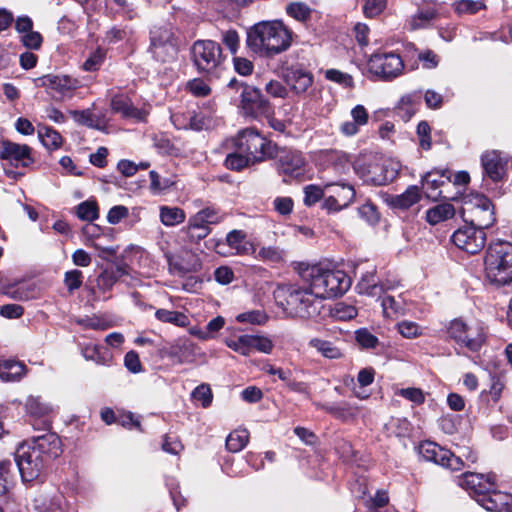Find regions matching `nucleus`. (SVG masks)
<instances>
[{
	"mask_svg": "<svg viewBox=\"0 0 512 512\" xmlns=\"http://www.w3.org/2000/svg\"><path fill=\"white\" fill-rule=\"evenodd\" d=\"M275 302L286 317L311 319L319 315L322 301L311 283L279 284L273 292Z\"/></svg>",
	"mask_w": 512,
	"mask_h": 512,
	"instance_id": "f257e3e1",
	"label": "nucleus"
},
{
	"mask_svg": "<svg viewBox=\"0 0 512 512\" xmlns=\"http://www.w3.org/2000/svg\"><path fill=\"white\" fill-rule=\"evenodd\" d=\"M292 32L282 21H261L247 31V47L261 57H274L289 49Z\"/></svg>",
	"mask_w": 512,
	"mask_h": 512,
	"instance_id": "f03ea898",
	"label": "nucleus"
},
{
	"mask_svg": "<svg viewBox=\"0 0 512 512\" xmlns=\"http://www.w3.org/2000/svg\"><path fill=\"white\" fill-rule=\"evenodd\" d=\"M299 276L311 283L322 300L343 295L351 286L350 277L342 270L329 269L321 264H301Z\"/></svg>",
	"mask_w": 512,
	"mask_h": 512,
	"instance_id": "7ed1b4c3",
	"label": "nucleus"
},
{
	"mask_svg": "<svg viewBox=\"0 0 512 512\" xmlns=\"http://www.w3.org/2000/svg\"><path fill=\"white\" fill-rule=\"evenodd\" d=\"M485 272L488 280L496 285L512 281V244L498 241L488 246L485 256Z\"/></svg>",
	"mask_w": 512,
	"mask_h": 512,
	"instance_id": "20e7f679",
	"label": "nucleus"
},
{
	"mask_svg": "<svg viewBox=\"0 0 512 512\" xmlns=\"http://www.w3.org/2000/svg\"><path fill=\"white\" fill-rule=\"evenodd\" d=\"M191 58L197 71L209 79L219 78L223 71L222 49L212 40H197L191 47Z\"/></svg>",
	"mask_w": 512,
	"mask_h": 512,
	"instance_id": "39448f33",
	"label": "nucleus"
},
{
	"mask_svg": "<svg viewBox=\"0 0 512 512\" xmlns=\"http://www.w3.org/2000/svg\"><path fill=\"white\" fill-rule=\"evenodd\" d=\"M237 150L244 152L253 162H261L277 155V146L254 128H246L231 139Z\"/></svg>",
	"mask_w": 512,
	"mask_h": 512,
	"instance_id": "423d86ee",
	"label": "nucleus"
},
{
	"mask_svg": "<svg viewBox=\"0 0 512 512\" xmlns=\"http://www.w3.org/2000/svg\"><path fill=\"white\" fill-rule=\"evenodd\" d=\"M353 168L355 173L367 184L381 186L393 181L398 170L388 165L387 161L375 155L358 157Z\"/></svg>",
	"mask_w": 512,
	"mask_h": 512,
	"instance_id": "0eeeda50",
	"label": "nucleus"
},
{
	"mask_svg": "<svg viewBox=\"0 0 512 512\" xmlns=\"http://www.w3.org/2000/svg\"><path fill=\"white\" fill-rule=\"evenodd\" d=\"M448 335L457 345L471 352H479L486 342V331L479 321L454 319L448 327Z\"/></svg>",
	"mask_w": 512,
	"mask_h": 512,
	"instance_id": "6e6552de",
	"label": "nucleus"
},
{
	"mask_svg": "<svg viewBox=\"0 0 512 512\" xmlns=\"http://www.w3.org/2000/svg\"><path fill=\"white\" fill-rule=\"evenodd\" d=\"M227 88L240 93V107L245 115L256 118L270 112V103L258 88L236 78L229 80Z\"/></svg>",
	"mask_w": 512,
	"mask_h": 512,
	"instance_id": "1a4fd4ad",
	"label": "nucleus"
},
{
	"mask_svg": "<svg viewBox=\"0 0 512 512\" xmlns=\"http://www.w3.org/2000/svg\"><path fill=\"white\" fill-rule=\"evenodd\" d=\"M15 461L23 481L30 482L37 479L45 466L46 460L38 450L29 442L20 444L15 452Z\"/></svg>",
	"mask_w": 512,
	"mask_h": 512,
	"instance_id": "9d476101",
	"label": "nucleus"
},
{
	"mask_svg": "<svg viewBox=\"0 0 512 512\" xmlns=\"http://www.w3.org/2000/svg\"><path fill=\"white\" fill-rule=\"evenodd\" d=\"M463 217L469 216L470 224L482 230L489 228L495 222L492 202L482 194L471 195L464 202Z\"/></svg>",
	"mask_w": 512,
	"mask_h": 512,
	"instance_id": "9b49d317",
	"label": "nucleus"
},
{
	"mask_svg": "<svg viewBox=\"0 0 512 512\" xmlns=\"http://www.w3.org/2000/svg\"><path fill=\"white\" fill-rule=\"evenodd\" d=\"M149 51L158 62L173 61L178 54V48L172 29L169 27L154 28L150 33Z\"/></svg>",
	"mask_w": 512,
	"mask_h": 512,
	"instance_id": "f8f14e48",
	"label": "nucleus"
},
{
	"mask_svg": "<svg viewBox=\"0 0 512 512\" xmlns=\"http://www.w3.org/2000/svg\"><path fill=\"white\" fill-rule=\"evenodd\" d=\"M367 67L374 76L389 81L402 74L404 63L400 55L394 52H383L372 54Z\"/></svg>",
	"mask_w": 512,
	"mask_h": 512,
	"instance_id": "ddd939ff",
	"label": "nucleus"
},
{
	"mask_svg": "<svg viewBox=\"0 0 512 512\" xmlns=\"http://www.w3.org/2000/svg\"><path fill=\"white\" fill-rule=\"evenodd\" d=\"M417 450L419 456L425 461L434 462L452 471H459L465 466L460 456H456L450 450L439 446L435 442L423 441L419 444Z\"/></svg>",
	"mask_w": 512,
	"mask_h": 512,
	"instance_id": "4468645a",
	"label": "nucleus"
},
{
	"mask_svg": "<svg viewBox=\"0 0 512 512\" xmlns=\"http://www.w3.org/2000/svg\"><path fill=\"white\" fill-rule=\"evenodd\" d=\"M451 239L455 246L469 254L479 253L487 240L484 230L467 223L458 228Z\"/></svg>",
	"mask_w": 512,
	"mask_h": 512,
	"instance_id": "2eb2a0df",
	"label": "nucleus"
},
{
	"mask_svg": "<svg viewBox=\"0 0 512 512\" xmlns=\"http://www.w3.org/2000/svg\"><path fill=\"white\" fill-rule=\"evenodd\" d=\"M509 159V155L500 150H489L484 152L481 156V165L483 167L484 174L493 182L501 181L506 174Z\"/></svg>",
	"mask_w": 512,
	"mask_h": 512,
	"instance_id": "dca6fc26",
	"label": "nucleus"
},
{
	"mask_svg": "<svg viewBox=\"0 0 512 512\" xmlns=\"http://www.w3.org/2000/svg\"><path fill=\"white\" fill-rule=\"evenodd\" d=\"M31 151V147L26 144H18L7 140L1 143L0 158L15 168H25L34 162Z\"/></svg>",
	"mask_w": 512,
	"mask_h": 512,
	"instance_id": "f3484780",
	"label": "nucleus"
},
{
	"mask_svg": "<svg viewBox=\"0 0 512 512\" xmlns=\"http://www.w3.org/2000/svg\"><path fill=\"white\" fill-rule=\"evenodd\" d=\"M458 484L476 499L483 492L496 486V475L466 472L458 478Z\"/></svg>",
	"mask_w": 512,
	"mask_h": 512,
	"instance_id": "a211bd4d",
	"label": "nucleus"
},
{
	"mask_svg": "<svg viewBox=\"0 0 512 512\" xmlns=\"http://www.w3.org/2000/svg\"><path fill=\"white\" fill-rule=\"evenodd\" d=\"M110 108L113 113L120 114L125 119H133L138 122H145L149 115L148 106L137 108L132 100L124 94H115L110 101Z\"/></svg>",
	"mask_w": 512,
	"mask_h": 512,
	"instance_id": "6ab92c4d",
	"label": "nucleus"
},
{
	"mask_svg": "<svg viewBox=\"0 0 512 512\" xmlns=\"http://www.w3.org/2000/svg\"><path fill=\"white\" fill-rule=\"evenodd\" d=\"M476 501L487 511L512 512V494L497 491L494 487L480 494Z\"/></svg>",
	"mask_w": 512,
	"mask_h": 512,
	"instance_id": "aec40b11",
	"label": "nucleus"
},
{
	"mask_svg": "<svg viewBox=\"0 0 512 512\" xmlns=\"http://www.w3.org/2000/svg\"><path fill=\"white\" fill-rule=\"evenodd\" d=\"M168 357L179 364L193 363L201 355L198 346L187 338H179L174 341L166 351Z\"/></svg>",
	"mask_w": 512,
	"mask_h": 512,
	"instance_id": "412c9836",
	"label": "nucleus"
},
{
	"mask_svg": "<svg viewBox=\"0 0 512 512\" xmlns=\"http://www.w3.org/2000/svg\"><path fill=\"white\" fill-rule=\"evenodd\" d=\"M379 300L385 318L395 320L405 316L409 311L407 299L403 293H399L398 295L385 293L380 296Z\"/></svg>",
	"mask_w": 512,
	"mask_h": 512,
	"instance_id": "4be33fe9",
	"label": "nucleus"
},
{
	"mask_svg": "<svg viewBox=\"0 0 512 512\" xmlns=\"http://www.w3.org/2000/svg\"><path fill=\"white\" fill-rule=\"evenodd\" d=\"M305 161L298 151L283 150L278 155L277 169L279 173L297 177L303 173Z\"/></svg>",
	"mask_w": 512,
	"mask_h": 512,
	"instance_id": "5701e85b",
	"label": "nucleus"
},
{
	"mask_svg": "<svg viewBox=\"0 0 512 512\" xmlns=\"http://www.w3.org/2000/svg\"><path fill=\"white\" fill-rule=\"evenodd\" d=\"M28 442L30 445H33L35 450L39 451L47 463L50 459L57 458L62 452L60 438L55 433L37 436Z\"/></svg>",
	"mask_w": 512,
	"mask_h": 512,
	"instance_id": "b1692460",
	"label": "nucleus"
},
{
	"mask_svg": "<svg viewBox=\"0 0 512 512\" xmlns=\"http://www.w3.org/2000/svg\"><path fill=\"white\" fill-rule=\"evenodd\" d=\"M40 85L61 96H68L80 86V82L67 75H45L39 79Z\"/></svg>",
	"mask_w": 512,
	"mask_h": 512,
	"instance_id": "393cba45",
	"label": "nucleus"
},
{
	"mask_svg": "<svg viewBox=\"0 0 512 512\" xmlns=\"http://www.w3.org/2000/svg\"><path fill=\"white\" fill-rule=\"evenodd\" d=\"M283 79L290 90L296 95L304 94L313 84L312 74L300 68L286 69Z\"/></svg>",
	"mask_w": 512,
	"mask_h": 512,
	"instance_id": "a878e982",
	"label": "nucleus"
},
{
	"mask_svg": "<svg viewBox=\"0 0 512 512\" xmlns=\"http://www.w3.org/2000/svg\"><path fill=\"white\" fill-rule=\"evenodd\" d=\"M439 9L437 4L433 1L426 2L424 6L420 7L415 15L409 21L411 30H418L427 28L430 22L439 17Z\"/></svg>",
	"mask_w": 512,
	"mask_h": 512,
	"instance_id": "bb28decb",
	"label": "nucleus"
},
{
	"mask_svg": "<svg viewBox=\"0 0 512 512\" xmlns=\"http://www.w3.org/2000/svg\"><path fill=\"white\" fill-rule=\"evenodd\" d=\"M226 243L237 255H252L256 253L254 244L246 239L243 230H232L226 236Z\"/></svg>",
	"mask_w": 512,
	"mask_h": 512,
	"instance_id": "cd10ccee",
	"label": "nucleus"
},
{
	"mask_svg": "<svg viewBox=\"0 0 512 512\" xmlns=\"http://www.w3.org/2000/svg\"><path fill=\"white\" fill-rule=\"evenodd\" d=\"M352 121L341 124L340 131L345 136H354L359 132L360 127L368 123L369 114L363 105H356L351 110Z\"/></svg>",
	"mask_w": 512,
	"mask_h": 512,
	"instance_id": "c85d7f7f",
	"label": "nucleus"
},
{
	"mask_svg": "<svg viewBox=\"0 0 512 512\" xmlns=\"http://www.w3.org/2000/svg\"><path fill=\"white\" fill-rule=\"evenodd\" d=\"M70 114L72 118L80 125L99 131H106L107 120L104 115H95L91 109L73 110L70 112Z\"/></svg>",
	"mask_w": 512,
	"mask_h": 512,
	"instance_id": "c756f323",
	"label": "nucleus"
},
{
	"mask_svg": "<svg viewBox=\"0 0 512 512\" xmlns=\"http://www.w3.org/2000/svg\"><path fill=\"white\" fill-rule=\"evenodd\" d=\"M446 180H450V172L443 171L439 172H428L422 178L423 189L428 198L436 199L441 195V192L438 189L445 183Z\"/></svg>",
	"mask_w": 512,
	"mask_h": 512,
	"instance_id": "7c9ffc66",
	"label": "nucleus"
},
{
	"mask_svg": "<svg viewBox=\"0 0 512 512\" xmlns=\"http://www.w3.org/2000/svg\"><path fill=\"white\" fill-rule=\"evenodd\" d=\"M421 98L420 92H412L402 96L396 108L398 116L403 121H409L418 111Z\"/></svg>",
	"mask_w": 512,
	"mask_h": 512,
	"instance_id": "2f4dec72",
	"label": "nucleus"
},
{
	"mask_svg": "<svg viewBox=\"0 0 512 512\" xmlns=\"http://www.w3.org/2000/svg\"><path fill=\"white\" fill-rule=\"evenodd\" d=\"M419 188L415 185L409 186L402 194L389 195L386 198V202L392 208L396 209H408L420 200Z\"/></svg>",
	"mask_w": 512,
	"mask_h": 512,
	"instance_id": "473e14b6",
	"label": "nucleus"
},
{
	"mask_svg": "<svg viewBox=\"0 0 512 512\" xmlns=\"http://www.w3.org/2000/svg\"><path fill=\"white\" fill-rule=\"evenodd\" d=\"M180 116L177 114H174L171 116V120L174 123V125L179 129H191L194 131H201L204 129H207L211 125V118L210 116L202 113V112H191L189 113V121L187 124H181L179 123Z\"/></svg>",
	"mask_w": 512,
	"mask_h": 512,
	"instance_id": "72a5a7b5",
	"label": "nucleus"
},
{
	"mask_svg": "<svg viewBox=\"0 0 512 512\" xmlns=\"http://www.w3.org/2000/svg\"><path fill=\"white\" fill-rule=\"evenodd\" d=\"M26 373V366L17 360L5 359L0 361V378L6 382L20 380Z\"/></svg>",
	"mask_w": 512,
	"mask_h": 512,
	"instance_id": "f704fd0d",
	"label": "nucleus"
},
{
	"mask_svg": "<svg viewBox=\"0 0 512 512\" xmlns=\"http://www.w3.org/2000/svg\"><path fill=\"white\" fill-rule=\"evenodd\" d=\"M455 215V208L450 203H440L426 211V221L430 225H437L446 220L453 218Z\"/></svg>",
	"mask_w": 512,
	"mask_h": 512,
	"instance_id": "c9c22d12",
	"label": "nucleus"
},
{
	"mask_svg": "<svg viewBox=\"0 0 512 512\" xmlns=\"http://www.w3.org/2000/svg\"><path fill=\"white\" fill-rule=\"evenodd\" d=\"M325 189L329 190L331 195L338 200L343 208L348 207L355 198L353 186L345 183H328Z\"/></svg>",
	"mask_w": 512,
	"mask_h": 512,
	"instance_id": "e433bc0d",
	"label": "nucleus"
},
{
	"mask_svg": "<svg viewBox=\"0 0 512 512\" xmlns=\"http://www.w3.org/2000/svg\"><path fill=\"white\" fill-rule=\"evenodd\" d=\"M82 356L88 360L100 365L108 364L111 360V354L103 347L96 344H87L81 349Z\"/></svg>",
	"mask_w": 512,
	"mask_h": 512,
	"instance_id": "4c0bfd02",
	"label": "nucleus"
},
{
	"mask_svg": "<svg viewBox=\"0 0 512 512\" xmlns=\"http://www.w3.org/2000/svg\"><path fill=\"white\" fill-rule=\"evenodd\" d=\"M160 221L164 226L172 227L185 221L186 214L179 207L161 206Z\"/></svg>",
	"mask_w": 512,
	"mask_h": 512,
	"instance_id": "58836bf2",
	"label": "nucleus"
},
{
	"mask_svg": "<svg viewBox=\"0 0 512 512\" xmlns=\"http://www.w3.org/2000/svg\"><path fill=\"white\" fill-rule=\"evenodd\" d=\"M25 408L29 415L38 418L44 417L52 411V407L40 396H29L26 399Z\"/></svg>",
	"mask_w": 512,
	"mask_h": 512,
	"instance_id": "ea45409f",
	"label": "nucleus"
},
{
	"mask_svg": "<svg viewBox=\"0 0 512 512\" xmlns=\"http://www.w3.org/2000/svg\"><path fill=\"white\" fill-rule=\"evenodd\" d=\"M309 345L325 358L338 359L342 356L341 350L330 341L313 338L309 341Z\"/></svg>",
	"mask_w": 512,
	"mask_h": 512,
	"instance_id": "a19ab883",
	"label": "nucleus"
},
{
	"mask_svg": "<svg viewBox=\"0 0 512 512\" xmlns=\"http://www.w3.org/2000/svg\"><path fill=\"white\" fill-rule=\"evenodd\" d=\"M155 317L163 323H171L179 327H185L189 324V318L179 311L158 309L155 312Z\"/></svg>",
	"mask_w": 512,
	"mask_h": 512,
	"instance_id": "79ce46f5",
	"label": "nucleus"
},
{
	"mask_svg": "<svg viewBox=\"0 0 512 512\" xmlns=\"http://www.w3.org/2000/svg\"><path fill=\"white\" fill-rule=\"evenodd\" d=\"M249 441V432L246 429H236L232 431L226 439V447L230 452L241 451Z\"/></svg>",
	"mask_w": 512,
	"mask_h": 512,
	"instance_id": "37998d69",
	"label": "nucleus"
},
{
	"mask_svg": "<svg viewBox=\"0 0 512 512\" xmlns=\"http://www.w3.org/2000/svg\"><path fill=\"white\" fill-rule=\"evenodd\" d=\"M38 136L42 144L50 150L59 148L62 144L61 135L50 127H40L38 130Z\"/></svg>",
	"mask_w": 512,
	"mask_h": 512,
	"instance_id": "c03bdc74",
	"label": "nucleus"
},
{
	"mask_svg": "<svg viewBox=\"0 0 512 512\" xmlns=\"http://www.w3.org/2000/svg\"><path fill=\"white\" fill-rule=\"evenodd\" d=\"M375 269L371 271H367L362 275L360 281L358 282L356 289L360 294H365L368 296H377L378 295V282L375 281Z\"/></svg>",
	"mask_w": 512,
	"mask_h": 512,
	"instance_id": "a18cd8bd",
	"label": "nucleus"
},
{
	"mask_svg": "<svg viewBox=\"0 0 512 512\" xmlns=\"http://www.w3.org/2000/svg\"><path fill=\"white\" fill-rule=\"evenodd\" d=\"M122 275V269L117 268L116 271H103L96 280V287L102 293H106L110 291L114 284L118 281L119 277Z\"/></svg>",
	"mask_w": 512,
	"mask_h": 512,
	"instance_id": "49530a36",
	"label": "nucleus"
},
{
	"mask_svg": "<svg viewBox=\"0 0 512 512\" xmlns=\"http://www.w3.org/2000/svg\"><path fill=\"white\" fill-rule=\"evenodd\" d=\"M386 426L390 434L398 438L408 437L412 431V425L406 418L392 419Z\"/></svg>",
	"mask_w": 512,
	"mask_h": 512,
	"instance_id": "de8ad7c7",
	"label": "nucleus"
},
{
	"mask_svg": "<svg viewBox=\"0 0 512 512\" xmlns=\"http://www.w3.org/2000/svg\"><path fill=\"white\" fill-rule=\"evenodd\" d=\"M286 12L295 20L305 22L310 19L312 10L303 2H292L287 5Z\"/></svg>",
	"mask_w": 512,
	"mask_h": 512,
	"instance_id": "09e8293b",
	"label": "nucleus"
},
{
	"mask_svg": "<svg viewBox=\"0 0 512 512\" xmlns=\"http://www.w3.org/2000/svg\"><path fill=\"white\" fill-rule=\"evenodd\" d=\"M225 344L230 349L243 356H249L251 354L248 334L240 335L234 338H228L225 340Z\"/></svg>",
	"mask_w": 512,
	"mask_h": 512,
	"instance_id": "8fccbe9b",
	"label": "nucleus"
},
{
	"mask_svg": "<svg viewBox=\"0 0 512 512\" xmlns=\"http://www.w3.org/2000/svg\"><path fill=\"white\" fill-rule=\"evenodd\" d=\"M255 258L263 262L279 263L283 260V251L276 246L261 247Z\"/></svg>",
	"mask_w": 512,
	"mask_h": 512,
	"instance_id": "3c124183",
	"label": "nucleus"
},
{
	"mask_svg": "<svg viewBox=\"0 0 512 512\" xmlns=\"http://www.w3.org/2000/svg\"><path fill=\"white\" fill-rule=\"evenodd\" d=\"M242 153L243 152H241L239 150H238V152L229 153L226 156V159L224 162L226 168H228L230 170H234V171H240L243 168H245L249 164V162L252 160L248 157L247 154L245 156Z\"/></svg>",
	"mask_w": 512,
	"mask_h": 512,
	"instance_id": "603ef678",
	"label": "nucleus"
},
{
	"mask_svg": "<svg viewBox=\"0 0 512 512\" xmlns=\"http://www.w3.org/2000/svg\"><path fill=\"white\" fill-rule=\"evenodd\" d=\"M251 353L256 350L264 354H270L274 344L272 340L266 336L249 335Z\"/></svg>",
	"mask_w": 512,
	"mask_h": 512,
	"instance_id": "864d4df0",
	"label": "nucleus"
},
{
	"mask_svg": "<svg viewBox=\"0 0 512 512\" xmlns=\"http://www.w3.org/2000/svg\"><path fill=\"white\" fill-rule=\"evenodd\" d=\"M150 177V191L153 194H160L174 185V182L168 178H161L160 175L151 170L149 172Z\"/></svg>",
	"mask_w": 512,
	"mask_h": 512,
	"instance_id": "5fc2aeb1",
	"label": "nucleus"
},
{
	"mask_svg": "<svg viewBox=\"0 0 512 512\" xmlns=\"http://www.w3.org/2000/svg\"><path fill=\"white\" fill-rule=\"evenodd\" d=\"M78 218L86 221H93L99 217L98 207L95 202L84 201L76 208Z\"/></svg>",
	"mask_w": 512,
	"mask_h": 512,
	"instance_id": "6e6d98bb",
	"label": "nucleus"
},
{
	"mask_svg": "<svg viewBox=\"0 0 512 512\" xmlns=\"http://www.w3.org/2000/svg\"><path fill=\"white\" fill-rule=\"evenodd\" d=\"M483 1L459 0L454 3V9L458 14H475L481 9H485Z\"/></svg>",
	"mask_w": 512,
	"mask_h": 512,
	"instance_id": "4d7b16f0",
	"label": "nucleus"
},
{
	"mask_svg": "<svg viewBox=\"0 0 512 512\" xmlns=\"http://www.w3.org/2000/svg\"><path fill=\"white\" fill-rule=\"evenodd\" d=\"M332 316L338 320H350L357 316V309L344 302L336 303L331 311Z\"/></svg>",
	"mask_w": 512,
	"mask_h": 512,
	"instance_id": "13d9d810",
	"label": "nucleus"
},
{
	"mask_svg": "<svg viewBox=\"0 0 512 512\" xmlns=\"http://www.w3.org/2000/svg\"><path fill=\"white\" fill-rule=\"evenodd\" d=\"M397 331L407 339L417 338L422 335V328L413 321H401L397 324Z\"/></svg>",
	"mask_w": 512,
	"mask_h": 512,
	"instance_id": "bf43d9fd",
	"label": "nucleus"
},
{
	"mask_svg": "<svg viewBox=\"0 0 512 512\" xmlns=\"http://www.w3.org/2000/svg\"><path fill=\"white\" fill-rule=\"evenodd\" d=\"M186 89L195 97H207L211 93L210 86L201 78L188 81Z\"/></svg>",
	"mask_w": 512,
	"mask_h": 512,
	"instance_id": "052dcab7",
	"label": "nucleus"
},
{
	"mask_svg": "<svg viewBox=\"0 0 512 512\" xmlns=\"http://www.w3.org/2000/svg\"><path fill=\"white\" fill-rule=\"evenodd\" d=\"M76 323L84 328L93 330H106L111 327V323L109 321L99 316L80 318Z\"/></svg>",
	"mask_w": 512,
	"mask_h": 512,
	"instance_id": "680f3d73",
	"label": "nucleus"
},
{
	"mask_svg": "<svg viewBox=\"0 0 512 512\" xmlns=\"http://www.w3.org/2000/svg\"><path fill=\"white\" fill-rule=\"evenodd\" d=\"M64 285L69 293L79 289L83 283V273L80 270L73 269L67 271L64 275Z\"/></svg>",
	"mask_w": 512,
	"mask_h": 512,
	"instance_id": "e2e57ef3",
	"label": "nucleus"
},
{
	"mask_svg": "<svg viewBox=\"0 0 512 512\" xmlns=\"http://www.w3.org/2000/svg\"><path fill=\"white\" fill-rule=\"evenodd\" d=\"M191 396L195 401L201 402V405L204 408L209 407L212 402V399H213L212 391H211L209 385H207V384H201V385L197 386L192 391Z\"/></svg>",
	"mask_w": 512,
	"mask_h": 512,
	"instance_id": "0e129e2a",
	"label": "nucleus"
},
{
	"mask_svg": "<svg viewBox=\"0 0 512 512\" xmlns=\"http://www.w3.org/2000/svg\"><path fill=\"white\" fill-rule=\"evenodd\" d=\"M325 78L332 82L338 83L343 87H352L353 78L351 75L337 69H328L325 71Z\"/></svg>",
	"mask_w": 512,
	"mask_h": 512,
	"instance_id": "69168bd1",
	"label": "nucleus"
},
{
	"mask_svg": "<svg viewBox=\"0 0 512 512\" xmlns=\"http://www.w3.org/2000/svg\"><path fill=\"white\" fill-rule=\"evenodd\" d=\"M355 334L356 341L362 348L372 349L379 343L378 338L365 328L357 330Z\"/></svg>",
	"mask_w": 512,
	"mask_h": 512,
	"instance_id": "338daca9",
	"label": "nucleus"
},
{
	"mask_svg": "<svg viewBox=\"0 0 512 512\" xmlns=\"http://www.w3.org/2000/svg\"><path fill=\"white\" fill-rule=\"evenodd\" d=\"M105 58V52L101 48H97L93 51L90 56L83 63V69L85 71H96L100 68Z\"/></svg>",
	"mask_w": 512,
	"mask_h": 512,
	"instance_id": "774afa93",
	"label": "nucleus"
}]
</instances>
